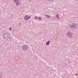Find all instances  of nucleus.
Masks as SVG:
<instances>
[{
    "mask_svg": "<svg viewBox=\"0 0 78 78\" xmlns=\"http://www.w3.org/2000/svg\"><path fill=\"white\" fill-rule=\"evenodd\" d=\"M9 30H11V28H10Z\"/></svg>",
    "mask_w": 78,
    "mask_h": 78,
    "instance_id": "4468645a",
    "label": "nucleus"
},
{
    "mask_svg": "<svg viewBox=\"0 0 78 78\" xmlns=\"http://www.w3.org/2000/svg\"><path fill=\"white\" fill-rule=\"evenodd\" d=\"M73 28L72 30H73L74 28L77 27V26H78V24H75V23H73Z\"/></svg>",
    "mask_w": 78,
    "mask_h": 78,
    "instance_id": "20e7f679",
    "label": "nucleus"
},
{
    "mask_svg": "<svg viewBox=\"0 0 78 78\" xmlns=\"http://www.w3.org/2000/svg\"><path fill=\"white\" fill-rule=\"evenodd\" d=\"M28 48V46L27 45L24 44L22 47L23 50H27Z\"/></svg>",
    "mask_w": 78,
    "mask_h": 78,
    "instance_id": "f03ea898",
    "label": "nucleus"
},
{
    "mask_svg": "<svg viewBox=\"0 0 78 78\" xmlns=\"http://www.w3.org/2000/svg\"><path fill=\"white\" fill-rule=\"evenodd\" d=\"M50 43V41H47L46 43V45H48Z\"/></svg>",
    "mask_w": 78,
    "mask_h": 78,
    "instance_id": "39448f33",
    "label": "nucleus"
},
{
    "mask_svg": "<svg viewBox=\"0 0 78 78\" xmlns=\"http://www.w3.org/2000/svg\"><path fill=\"white\" fill-rule=\"evenodd\" d=\"M53 0H52V1H53Z\"/></svg>",
    "mask_w": 78,
    "mask_h": 78,
    "instance_id": "dca6fc26",
    "label": "nucleus"
},
{
    "mask_svg": "<svg viewBox=\"0 0 78 78\" xmlns=\"http://www.w3.org/2000/svg\"><path fill=\"white\" fill-rule=\"evenodd\" d=\"M59 15H56V16L57 18L58 19V20H59Z\"/></svg>",
    "mask_w": 78,
    "mask_h": 78,
    "instance_id": "6e6552de",
    "label": "nucleus"
},
{
    "mask_svg": "<svg viewBox=\"0 0 78 78\" xmlns=\"http://www.w3.org/2000/svg\"><path fill=\"white\" fill-rule=\"evenodd\" d=\"M47 1H48V0H46Z\"/></svg>",
    "mask_w": 78,
    "mask_h": 78,
    "instance_id": "2eb2a0df",
    "label": "nucleus"
},
{
    "mask_svg": "<svg viewBox=\"0 0 78 78\" xmlns=\"http://www.w3.org/2000/svg\"><path fill=\"white\" fill-rule=\"evenodd\" d=\"M10 34H5L3 36V37L5 39H8L10 38Z\"/></svg>",
    "mask_w": 78,
    "mask_h": 78,
    "instance_id": "f257e3e1",
    "label": "nucleus"
},
{
    "mask_svg": "<svg viewBox=\"0 0 78 78\" xmlns=\"http://www.w3.org/2000/svg\"><path fill=\"white\" fill-rule=\"evenodd\" d=\"M68 35L69 37H71V34L70 32H68Z\"/></svg>",
    "mask_w": 78,
    "mask_h": 78,
    "instance_id": "423d86ee",
    "label": "nucleus"
},
{
    "mask_svg": "<svg viewBox=\"0 0 78 78\" xmlns=\"http://www.w3.org/2000/svg\"><path fill=\"white\" fill-rule=\"evenodd\" d=\"M45 17H47V18H50V17L49 16V15H45Z\"/></svg>",
    "mask_w": 78,
    "mask_h": 78,
    "instance_id": "9d476101",
    "label": "nucleus"
},
{
    "mask_svg": "<svg viewBox=\"0 0 78 78\" xmlns=\"http://www.w3.org/2000/svg\"><path fill=\"white\" fill-rule=\"evenodd\" d=\"M74 27L73 26V25H71L70 27V28H71V29H72V28H73Z\"/></svg>",
    "mask_w": 78,
    "mask_h": 78,
    "instance_id": "9b49d317",
    "label": "nucleus"
},
{
    "mask_svg": "<svg viewBox=\"0 0 78 78\" xmlns=\"http://www.w3.org/2000/svg\"><path fill=\"white\" fill-rule=\"evenodd\" d=\"M30 19V16H28V17H27V20H29Z\"/></svg>",
    "mask_w": 78,
    "mask_h": 78,
    "instance_id": "ddd939ff",
    "label": "nucleus"
},
{
    "mask_svg": "<svg viewBox=\"0 0 78 78\" xmlns=\"http://www.w3.org/2000/svg\"><path fill=\"white\" fill-rule=\"evenodd\" d=\"M34 18L35 19L37 20L38 19V17L37 16H35Z\"/></svg>",
    "mask_w": 78,
    "mask_h": 78,
    "instance_id": "f8f14e48",
    "label": "nucleus"
},
{
    "mask_svg": "<svg viewBox=\"0 0 78 78\" xmlns=\"http://www.w3.org/2000/svg\"><path fill=\"white\" fill-rule=\"evenodd\" d=\"M15 3H16V5L18 7V5H19V0H14Z\"/></svg>",
    "mask_w": 78,
    "mask_h": 78,
    "instance_id": "7ed1b4c3",
    "label": "nucleus"
},
{
    "mask_svg": "<svg viewBox=\"0 0 78 78\" xmlns=\"http://www.w3.org/2000/svg\"><path fill=\"white\" fill-rule=\"evenodd\" d=\"M24 19L25 20H27V19L28 20V15H26L24 17Z\"/></svg>",
    "mask_w": 78,
    "mask_h": 78,
    "instance_id": "0eeeda50",
    "label": "nucleus"
},
{
    "mask_svg": "<svg viewBox=\"0 0 78 78\" xmlns=\"http://www.w3.org/2000/svg\"><path fill=\"white\" fill-rule=\"evenodd\" d=\"M38 19L39 20H42V17H38Z\"/></svg>",
    "mask_w": 78,
    "mask_h": 78,
    "instance_id": "1a4fd4ad",
    "label": "nucleus"
}]
</instances>
